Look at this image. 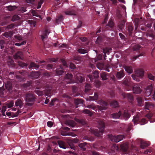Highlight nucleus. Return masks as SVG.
<instances>
[{
	"label": "nucleus",
	"instance_id": "64",
	"mask_svg": "<svg viewBox=\"0 0 155 155\" xmlns=\"http://www.w3.org/2000/svg\"><path fill=\"white\" fill-rule=\"evenodd\" d=\"M95 84L97 87L99 88L101 85V82L100 81H95Z\"/></svg>",
	"mask_w": 155,
	"mask_h": 155
},
{
	"label": "nucleus",
	"instance_id": "9",
	"mask_svg": "<svg viewBox=\"0 0 155 155\" xmlns=\"http://www.w3.org/2000/svg\"><path fill=\"white\" fill-rule=\"evenodd\" d=\"M79 141V140L77 138H71L68 141V143L70 146V148L73 150H75V147L74 146V143H76Z\"/></svg>",
	"mask_w": 155,
	"mask_h": 155
},
{
	"label": "nucleus",
	"instance_id": "4",
	"mask_svg": "<svg viewBox=\"0 0 155 155\" xmlns=\"http://www.w3.org/2000/svg\"><path fill=\"white\" fill-rule=\"evenodd\" d=\"M144 75V71L141 69H139L136 71L135 75L132 74L131 76L134 80L139 82L140 81V78L142 77Z\"/></svg>",
	"mask_w": 155,
	"mask_h": 155
},
{
	"label": "nucleus",
	"instance_id": "37",
	"mask_svg": "<svg viewBox=\"0 0 155 155\" xmlns=\"http://www.w3.org/2000/svg\"><path fill=\"white\" fill-rule=\"evenodd\" d=\"M56 71L57 74L58 75H62L64 73V71L63 70V67L61 66H60V68L56 69Z\"/></svg>",
	"mask_w": 155,
	"mask_h": 155
},
{
	"label": "nucleus",
	"instance_id": "47",
	"mask_svg": "<svg viewBox=\"0 0 155 155\" xmlns=\"http://www.w3.org/2000/svg\"><path fill=\"white\" fill-rule=\"evenodd\" d=\"M16 77L18 81L20 82L24 81L25 80V78L20 75H16Z\"/></svg>",
	"mask_w": 155,
	"mask_h": 155
},
{
	"label": "nucleus",
	"instance_id": "59",
	"mask_svg": "<svg viewBox=\"0 0 155 155\" xmlns=\"http://www.w3.org/2000/svg\"><path fill=\"white\" fill-rule=\"evenodd\" d=\"M5 44V41L3 40H0V47L1 49L4 48V45Z\"/></svg>",
	"mask_w": 155,
	"mask_h": 155
},
{
	"label": "nucleus",
	"instance_id": "14",
	"mask_svg": "<svg viewBox=\"0 0 155 155\" xmlns=\"http://www.w3.org/2000/svg\"><path fill=\"white\" fill-rule=\"evenodd\" d=\"M125 72L123 70L117 72L115 76L118 79H120L123 78L125 76Z\"/></svg>",
	"mask_w": 155,
	"mask_h": 155
},
{
	"label": "nucleus",
	"instance_id": "38",
	"mask_svg": "<svg viewBox=\"0 0 155 155\" xmlns=\"http://www.w3.org/2000/svg\"><path fill=\"white\" fill-rule=\"evenodd\" d=\"M125 23V21L123 20L120 23V24L118 25V27L120 29V31H122L123 29H124Z\"/></svg>",
	"mask_w": 155,
	"mask_h": 155
},
{
	"label": "nucleus",
	"instance_id": "41",
	"mask_svg": "<svg viewBox=\"0 0 155 155\" xmlns=\"http://www.w3.org/2000/svg\"><path fill=\"white\" fill-rule=\"evenodd\" d=\"M76 79L81 83H82L85 81V78L81 75H79L76 76Z\"/></svg>",
	"mask_w": 155,
	"mask_h": 155
},
{
	"label": "nucleus",
	"instance_id": "50",
	"mask_svg": "<svg viewBox=\"0 0 155 155\" xmlns=\"http://www.w3.org/2000/svg\"><path fill=\"white\" fill-rule=\"evenodd\" d=\"M125 69V71L128 73L131 74L133 72V70L131 67H126Z\"/></svg>",
	"mask_w": 155,
	"mask_h": 155
},
{
	"label": "nucleus",
	"instance_id": "19",
	"mask_svg": "<svg viewBox=\"0 0 155 155\" xmlns=\"http://www.w3.org/2000/svg\"><path fill=\"white\" fill-rule=\"evenodd\" d=\"M23 58L22 53L20 51H18L14 56V58L15 59H22Z\"/></svg>",
	"mask_w": 155,
	"mask_h": 155
},
{
	"label": "nucleus",
	"instance_id": "21",
	"mask_svg": "<svg viewBox=\"0 0 155 155\" xmlns=\"http://www.w3.org/2000/svg\"><path fill=\"white\" fill-rule=\"evenodd\" d=\"M74 103L76 105V107L81 106L83 104V101L82 100L80 99H75Z\"/></svg>",
	"mask_w": 155,
	"mask_h": 155
},
{
	"label": "nucleus",
	"instance_id": "7",
	"mask_svg": "<svg viewBox=\"0 0 155 155\" xmlns=\"http://www.w3.org/2000/svg\"><path fill=\"white\" fill-rule=\"evenodd\" d=\"M109 137L112 141L117 143L122 140L124 138V135H119L115 136L110 135Z\"/></svg>",
	"mask_w": 155,
	"mask_h": 155
},
{
	"label": "nucleus",
	"instance_id": "32",
	"mask_svg": "<svg viewBox=\"0 0 155 155\" xmlns=\"http://www.w3.org/2000/svg\"><path fill=\"white\" fill-rule=\"evenodd\" d=\"M100 75L102 80H106L108 78V74L105 72L101 73L100 74Z\"/></svg>",
	"mask_w": 155,
	"mask_h": 155
},
{
	"label": "nucleus",
	"instance_id": "31",
	"mask_svg": "<svg viewBox=\"0 0 155 155\" xmlns=\"http://www.w3.org/2000/svg\"><path fill=\"white\" fill-rule=\"evenodd\" d=\"M3 35L6 38H10L13 35V32L12 31H9L8 32H5L3 34Z\"/></svg>",
	"mask_w": 155,
	"mask_h": 155
},
{
	"label": "nucleus",
	"instance_id": "16",
	"mask_svg": "<svg viewBox=\"0 0 155 155\" xmlns=\"http://www.w3.org/2000/svg\"><path fill=\"white\" fill-rule=\"evenodd\" d=\"M40 74V73L38 71H32L31 72L30 76L33 79H37L39 78Z\"/></svg>",
	"mask_w": 155,
	"mask_h": 155
},
{
	"label": "nucleus",
	"instance_id": "24",
	"mask_svg": "<svg viewBox=\"0 0 155 155\" xmlns=\"http://www.w3.org/2000/svg\"><path fill=\"white\" fill-rule=\"evenodd\" d=\"M122 95L124 98H127L130 101L133 100V97L131 94L130 93H123L122 94Z\"/></svg>",
	"mask_w": 155,
	"mask_h": 155
},
{
	"label": "nucleus",
	"instance_id": "17",
	"mask_svg": "<svg viewBox=\"0 0 155 155\" xmlns=\"http://www.w3.org/2000/svg\"><path fill=\"white\" fill-rule=\"evenodd\" d=\"M49 33L50 32L49 31V30L47 29H45L43 31L42 35H41V39L43 41L45 40V39L48 38V35Z\"/></svg>",
	"mask_w": 155,
	"mask_h": 155
},
{
	"label": "nucleus",
	"instance_id": "28",
	"mask_svg": "<svg viewBox=\"0 0 155 155\" xmlns=\"http://www.w3.org/2000/svg\"><path fill=\"white\" fill-rule=\"evenodd\" d=\"M153 89V87L152 85H148L147 88L145 93L146 94V95L147 96H149L152 93V91Z\"/></svg>",
	"mask_w": 155,
	"mask_h": 155
},
{
	"label": "nucleus",
	"instance_id": "46",
	"mask_svg": "<svg viewBox=\"0 0 155 155\" xmlns=\"http://www.w3.org/2000/svg\"><path fill=\"white\" fill-rule=\"evenodd\" d=\"M32 84V81H28L26 83L24 84L23 85V86L24 88H27L28 87H29Z\"/></svg>",
	"mask_w": 155,
	"mask_h": 155
},
{
	"label": "nucleus",
	"instance_id": "35",
	"mask_svg": "<svg viewBox=\"0 0 155 155\" xmlns=\"http://www.w3.org/2000/svg\"><path fill=\"white\" fill-rule=\"evenodd\" d=\"M58 143L60 147L64 149L67 148V146L66 145L65 143L63 141L59 140L58 141Z\"/></svg>",
	"mask_w": 155,
	"mask_h": 155
},
{
	"label": "nucleus",
	"instance_id": "57",
	"mask_svg": "<svg viewBox=\"0 0 155 155\" xmlns=\"http://www.w3.org/2000/svg\"><path fill=\"white\" fill-rule=\"evenodd\" d=\"M87 107L89 108H91L95 110L96 109V106L94 104H93L87 105Z\"/></svg>",
	"mask_w": 155,
	"mask_h": 155
},
{
	"label": "nucleus",
	"instance_id": "8",
	"mask_svg": "<svg viewBox=\"0 0 155 155\" xmlns=\"http://www.w3.org/2000/svg\"><path fill=\"white\" fill-rule=\"evenodd\" d=\"M122 83L126 90L129 91L131 89V87L130 85V78L129 77H125Z\"/></svg>",
	"mask_w": 155,
	"mask_h": 155
},
{
	"label": "nucleus",
	"instance_id": "56",
	"mask_svg": "<svg viewBox=\"0 0 155 155\" xmlns=\"http://www.w3.org/2000/svg\"><path fill=\"white\" fill-rule=\"evenodd\" d=\"M19 17L17 15H14L12 17V21H14L17 20H18L19 19Z\"/></svg>",
	"mask_w": 155,
	"mask_h": 155
},
{
	"label": "nucleus",
	"instance_id": "43",
	"mask_svg": "<svg viewBox=\"0 0 155 155\" xmlns=\"http://www.w3.org/2000/svg\"><path fill=\"white\" fill-rule=\"evenodd\" d=\"M98 95L97 93H94V97H89V100L90 101H95L97 100L98 98Z\"/></svg>",
	"mask_w": 155,
	"mask_h": 155
},
{
	"label": "nucleus",
	"instance_id": "39",
	"mask_svg": "<svg viewBox=\"0 0 155 155\" xmlns=\"http://www.w3.org/2000/svg\"><path fill=\"white\" fill-rule=\"evenodd\" d=\"M152 116L151 114H147L146 115V117L149 120L150 123H153L155 121V119L152 118Z\"/></svg>",
	"mask_w": 155,
	"mask_h": 155
},
{
	"label": "nucleus",
	"instance_id": "61",
	"mask_svg": "<svg viewBox=\"0 0 155 155\" xmlns=\"http://www.w3.org/2000/svg\"><path fill=\"white\" fill-rule=\"evenodd\" d=\"M14 37L16 39H17L19 41H22L23 40V39L22 37L19 35H16L14 36Z\"/></svg>",
	"mask_w": 155,
	"mask_h": 155
},
{
	"label": "nucleus",
	"instance_id": "29",
	"mask_svg": "<svg viewBox=\"0 0 155 155\" xmlns=\"http://www.w3.org/2000/svg\"><path fill=\"white\" fill-rule=\"evenodd\" d=\"M96 43L100 47H103L104 43L102 38L101 37H98L96 41Z\"/></svg>",
	"mask_w": 155,
	"mask_h": 155
},
{
	"label": "nucleus",
	"instance_id": "40",
	"mask_svg": "<svg viewBox=\"0 0 155 155\" xmlns=\"http://www.w3.org/2000/svg\"><path fill=\"white\" fill-rule=\"evenodd\" d=\"M101 47L103 48V51L104 54L107 53L108 54H109L110 51H111L112 50L111 48H110L107 47L104 48V47Z\"/></svg>",
	"mask_w": 155,
	"mask_h": 155
},
{
	"label": "nucleus",
	"instance_id": "27",
	"mask_svg": "<svg viewBox=\"0 0 155 155\" xmlns=\"http://www.w3.org/2000/svg\"><path fill=\"white\" fill-rule=\"evenodd\" d=\"M91 87L90 84H89L88 83H86L85 84L84 90L85 92L89 95L90 94V90H91Z\"/></svg>",
	"mask_w": 155,
	"mask_h": 155
},
{
	"label": "nucleus",
	"instance_id": "10",
	"mask_svg": "<svg viewBox=\"0 0 155 155\" xmlns=\"http://www.w3.org/2000/svg\"><path fill=\"white\" fill-rule=\"evenodd\" d=\"M51 89L50 88L48 87L47 89L43 90V91H40L39 90H37L35 91V93L40 96H42L44 94L46 95H48L50 92Z\"/></svg>",
	"mask_w": 155,
	"mask_h": 155
},
{
	"label": "nucleus",
	"instance_id": "54",
	"mask_svg": "<svg viewBox=\"0 0 155 155\" xmlns=\"http://www.w3.org/2000/svg\"><path fill=\"white\" fill-rule=\"evenodd\" d=\"M141 46L139 45H136L133 47V49L134 50L137 51L141 48Z\"/></svg>",
	"mask_w": 155,
	"mask_h": 155
},
{
	"label": "nucleus",
	"instance_id": "34",
	"mask_svg": "<svg viewBox=\"0 0 155 155\" xmlns=\"http://www.w3.org/2000/svg\"><path fill=\"white\" fill-rule=\"evenodd\" d=\"M63 17L62 15H60L58 16L55 19V22L59 24L63 21Z\"/></svg>",
	"mask_w": 155,
	"mask_h": 155
},
{
	"label": "nucleus",
	"instance_id": "62",
	"mask_svg": "<svg viewBox=\"0 0 155 155\" xmlns=\"http://www.w3.org/2000/svg\"><path fill=\"white\" fill-rule=\"evenodd\" d=\"M14 102L13 101H11L9 103L6 104V106L8 108H10L13 106Z\"/></svg>",
	"mask_w": 155,
	"mask_h": 155
},
{
	"label": "nucleus",
	"instance_id": "18",
	"mask_svg": "<svg viewBox=\"0 0 155 155\" xmlns=\"http://www.w3.org/2000/svg\"><path fill=\"white\" fill-rule=\"evenodd\" d=\"M39 66L38 65L36 64L34 62H31L30 63V65L28 66L29 69H35L38 70Z\"/></svg>",
	"mask_w": 155,
	"mask_h": 155
},
{
	"label": "nucleus",
	"instance_id": "15",
	"mask_svg": "<svg viewBox=\"0 0 155 155\" xmlns=\"http://www.w3.org/2000/svg\"><path fill=\"white\" fill-rule=\"evenodd\" d=\"M133 29V26L131 24H128L126 25V30L128 31L129 36L131 35Z\"/></svg>",
	"mask_w": 155,
	"mask_h": 155
},
{
	"label": "nucleus",
	"instance_id": "30",
	"mask_svg": "<svg viewBox=\"0 0 155 155\" xmlns=\"http://www.w3.org/2000/svg\"><path fill=\"white\" fill-rule=\"evenodd\" d=\"M87 143L84 142L79 143L78 146L82 150L85 151L87 147Z\"/></svg>",
	"mask_w": 155,
	"mask_h": 155
},
{
	"label": "nucleus",
	"instance_id": "36",
	"mask_svg": "<svg viewBox=\"0 0 155 155\" xmlns=\"http://www.w3.org/2000/svg\"><path fill=\"white\" fill-rule=\"evenodd\" d=\"M149 143L141 141L140 142V148L142 149H145L149 145Z\"/></svg>",
	"mask_w": 155,
	"mask_h": 155
},
{
	"label": "nucleus",
	"instance_id": "2",
	"mask_svg": "<svg viewBox=\"0 0 155 155\" xmlns=\"http://www.w3.org/2000/svg\"><path fill=\"white\" fill-rule=\"evenodd\" d=\"M36 98V95L34 93L30 92L27 93L25 95L26 105L29 106H32L34 104Z\"/></svg>",
	"mask_w": 155,
	"mask_h": 155
},
{
	"label": "nucleus",
	"instance_id": "20",
	"mask_svg": "<svg viewBox=\"0 0 155 155\" xmlns=\"http://www.w3.org/2000/svg\"><path fill=\"white\" fill-rule=\"evenodd\" d=\"M5 87L6 89L9 93H11L12 91V85L10 81H8L5 84Z\"/></svg>",
	"mask_w": 155,
	"mask_h": 155
},
{
	"label": "nucleus",
	"instance_id": "63",
	"mask_svg": "<svg viewBox=\"0 0 155 155\" xmlns=\"http://www.w3.org/2000/svg\"><path fill=\"white\" fill-rule=\"evenodd\" d=\"M148 77L149 79L151 80H154V77L150 73L148 74Z\"/></svg>",
	"mask_w": 155,
	"mask_h": 155
},
{
	"label": "nucleus",
	"instance_id": "1",
	"mask_svg": "<svg viewBox=\"0 0 155 155\" xmlns=\"http://www.w3.org/2000/svg\"><path fill=\"white\" fill-rule=\"evenodd\" d=\"M121 116L124 120H127L130 117V115L128 113L127 111L126 110H124L123 112L120 110L118 112H116L111 114L110 115V117L113 118L118 119Z\"/></svg>",
	"mask_w": 155,
	"mask_h": 155
},
{
	"label": "nucleus",
	"instance_id": "55",
	"mask_svg": "<svg viewBox=\"0 0 155 155\" xmlns=\"http://www.w3.org/2000/svg\"><path fill=\"white\" fill-rule=\"evenodd\" d=\"M7 8L10 11H12L17 8V7L15 6H9L7 7Z\"/></svg>",
	"mask_w": 155,
	"mask_h": 155
},
{
	"label": "nucleus",
	"instance_id": "23",
	"mask_svg": "<svg viewBox=\"0 0 155 155\" xmlns=\"http://www.w3.org/2000/svg\"><path fill=\"white\" fill-rule=\"evenodd\" d=\"M73 76L71 74H69L68 73L66 74L64 78L65 80H68L69 81L68 82V83H72V79Z\"/></svg>",
	"mask_w": 155,
	"mask_h": 155
},
{
	"label": "nucleus",
	"instance_id": "5",
	"mask_svg": "<svg viewBox=\"0 0 155 155\" xmlns=\"http://www.w3.org/2000/svg\"><path fill=\"white\" fill-rule=\"evenodd\" d=\"M97 103L101 105L97 106V108L101 112H103V110H105L107 109V106L108 105V103L101 99L97 101Z\"/></svg>",
	"mask_w": 155,
	"mask_h": 155
},
{
	"label": "nucleus",
	"instance_id": "58",
	"mask_svg": "<svg viewBox=\"0 0 155 155\" xmlns=\"http://www.w3.org/2000/svg\"><path fill=\"white\" fill-rule=\"evenodd\" d=\"M15 25L13 24H11L5 27L6 29H10L13 28Z\"/></svg>",
	"mask_w": 155,
	"mask_h": 155
},
{
	"label": "nucleus",
	"instance_id": "6",
	"mask_svg": "<svg viewBox=\"0 0 155 155\" xmlns=\"http://www.w3.org/2000/svg\"><path fill=\"white\" fill-rule=\"evenodd\" d=\"M132 121L135 125H136L137 124H139L140 125H143L148 122V121L146 119L144 118L140 119L137 116L134 117Z\"/></svg>",
	"mask_w": 155,
	"mask_h": 155
},
{
	"label": "nucleus",
	"instance_id": "53",
	"mask_svg": "<svg viewBox=\"0 0 155 155\" xmlns=\"http://www.w3.org/2000/svg\"><path fill=\"white\" fill-rule=\"evenodd\" d=\"M80 54H85L87 52V50L83 48L78 49L77 51Z\"/></svg>",
	"mask_w": 155,
	"mask_h": 155
},
{
	"label": "nucleus",
	"instance_id": "48",
	"mask_svg": "<svg viewBox=\"0 0 155 155\" xmlns=\"http://www.w3.org/2000/svg\"><path fill=\"white\" fill-rule=\"evenodd\" d=\"M131 149L133 151H135L137 152H139V149L138 147H136L133 144L131 145Z\"/></svg>",
	"mask_w": 155,
	"mask_h": 155
},
{
	"label": "nucleus",
	"instance_id": "60",
	"mask_svg": "<svg viewBox=\"0 0 155 155\" xmlns=\"http://www.w3.org/2000/svg\"><path fill=\"white\" fill-rule=\"evenodd\" d=\"M18 65L19 66L23 67H27L28 66V64L26 63H25L22 62H20L18 63Z\"/></svg>",
	"mask_w": 155,
	"mask_h": 155
},
{
	"label": "nucleus",
	"instance_id": "45",
	"mask_svg": "<svg viewBox=\"0 0 155 155\" xmlns=\"http://www.w3.org/2000/svg\"><path fill=\"white\" fill-rule=\"evenodd\" d=\"M15 105L16 106H19L21 108L22 107L23 103L22 101L20 100H18L15 103Z\"/></svg>",
	"mask_w": 155,
	"mask_h": 155
},
{
	"label": "nucleus",
	"instance_id": "42",
	"mask_svg": "<svg viewBox=\"0 0 155 155\" xmlns=\"http://www.w3.org/2000/svg\"><path fill=\"white\" fill-rule=\"evenodd\" d=\"M110 106L114 108H116L118 106V102L116 101H113L110 103Z\"/></svg>",
	"mask_w": 155,
	"mask_h": 155
},
{
	"label": "nucleus",
	"instance_id": "25",
	"mask_svg": "<svg viewBox=\"0 0 155 155\" xmlns=\"http://www.w3.org/2000/svg\"><path fill=\"white\" fill-rule=\"evenodd\" d=\"M154 107L153 104L151 103L150 102H146L144 106V110H150V108H152ZM150 111V110L149 111Z\"/></svg>",
	"mask_w": 155,
	"mask_h": 155
},
{
	"label": "nucleus",
	"instance_id": "52",
	"mask_svg": "<svg viewBox=\"0 0 155 155\" xmlns=\"http://www.w3.org/2000/svg\"><path fill=\"white\" fill-rule=\"evenodd\" d=\"M118 149V147L115 144H113L111 148L112 151L117 150Z\"/></svg>",
	"mask_w": 155,
	"mask_h": 155
},
{
	"label": "nucleus",
	"instance_id": "22",
	"mask_svg": "<svg viewBox=\"0 0 155 155\" xmlns=\"http://www.w3.org/2000/svg\"><path fill=\"white\" fill-rule=\"evenodd\" d=\"M137 105L139 106H142L143 105L144 100L143 98L140 96H138L136 98Z\"/></svg>",
	"mask_w": 155,
	"mask_h": 155
},
{
	"label": "nucleus",
	"instance_id": "51",
	"mask_svg": "<svg viewBox=\"0 0 155 155\" xmlns=\"http://www.w3.org/2000/svg\"><path fill=\"white\" fill-rule=\"evenodd\" d=\"M83 112L85 114H88L91 117L92 115V113L90 110L87 109L84 110Z\"/></svg>",
	"mask_w": 155,
	"mask_h": 155
},
{
	"label": "nucleus",
	"instance_id": "3",
	"mask_svg": "<svg viewBox=\"0 0 155 155\" xmlns=\"http://www.w3.org/2000/svg\"><path fill=\"white\" fill-rule=\"evenodd\" d=\"M98 129H91L90 131L91 133L94 134L97 137L101 136L103 134L105 127H97Z\"/></svg>",
	"mask_w": 155,
	"mask_h": 155
},
{
	"label": "nucleus",
	"instance_id": "49",
	"mask_svg": "<svg viewBox=\"0 0 155 155\" xmlns=\"http://www.w3.org/2000/svg\"><path fill=\"white\" fill-rule=\"evenodd\" d=\"M97 122L99 126H105V122L103 120H98Z\"/></svg>",
	"mask_w": 155,
	"mask_h": 155
},
{
	"label": "nucleus",
	"instance_id": "11",
	"mask_svg": "<svg viewBox=\"0 0 155 155\" xmlns=\"http://www.w3.org/2000/svg\"><path fill=\"white\" fill-rule=\"evenodd\" d=\"M99 72L98 71H95L93 72L92 74H89L88 75L91 81H92L94 78L96 79L99 77Z\"/></svg>",
	"mask_w": 155,
	"mask_h": 155
},
{
	"label": "nucleus",
	"instance_id": "33",
	"mask_svg": "<svg viewBox=\"0 0 155 155\" xmlns=\"http://www.w3.org/2000/svg\"><path fill=\"white\" fill-rule=\"evenodd\" d=\"M65 13L66 15H75L76 13L75 11L73 9L68 10L65 12Z\"/></svg>",
	"mask_w": 155,
	"mask_h": 155
},
{
	"label": "nucleus",
	"instance_id": "12",
	"mask_svg": "<svg viewBox=\"0 0 155 155\" xmlns=\"http://www.w3.org/2000/svg\"><path fill=\"white\" fill-rule=\"evenodd\" d=\"M133 91L135 94H140L142 91L139 85L137 84H134L133 87Z\"/></svg>",
	"mask_w": 155,
	"mask_h": 155
},
{
	"label": "nucleus",
	"instance_id": "44",
	"mask_svg": "<svg viewBox=\"0 0 155 155\" xmlns=\"http://www.w3.org/2000/svg\"><path fill=\"white\" fill-rule=\"evenodd\" d=\"M76 120L78 122L81 124L82 125H84L86 124L87 121L84 119H77Z\"/></svg>",
	"mask_w": 155,
	"mask_h": 155
},
{
	"label": "nucleus",
	"instance_id": "26",
	"mask_svg": "<svg viewBox=\"0 0 155 155\" xmlns=\"http://www.w3.org/2000/svg\"><path fill=\"white\" fill-rule=\"evenodd\" d=\"M64 123L66 125L68 126H75V122L73 120H67L64 121Z\"/></svg>",
	"mask_w": 155,
	"mask_h": 155
},
{
	"label": "nucleus",
	"instance_id": "13",
	"mask_svg": "<svg viewBox=\"0 0 155 155\" xmlns=\"http://www.w3.org/2000/svg\"><path fill=\"white\" fill-rule=\"evenodd\" d=\"M121 150L124 152H127L130 151L129 145L128 143H124L120 145Z\"/></svg>",
	"mask_w": 155,
	"mask_h": 155
}]
</instances>
